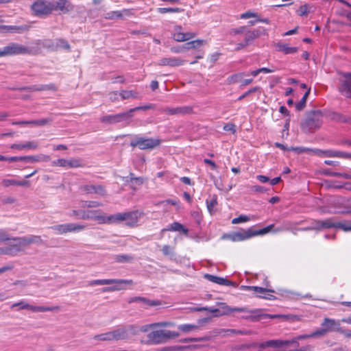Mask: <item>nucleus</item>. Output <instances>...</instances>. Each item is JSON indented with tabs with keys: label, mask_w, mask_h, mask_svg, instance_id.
<instances>
[{
	"label": "nucleus",
	"mask_w": 351,
	"mask_h": 351,
	"mask_svg": "<svg viewBox=\"0 0 351 351\" xmlns=\"http://www.w3.org/2000/svg\"><path fill=\"white\" fill-rule=\"evenodd\" d=\"M322 113L319 110L306 112L300 122V128L305 134L313 133L322 125Z\"/></svg>",
	"instance_id": "f257e3e1"
},
{
	"label": "nucleus",
	"mask_w": 351,
	"mask_h": 351,
	"mask_svg": "<svg viewBox=\"0 0 351 351\" xmlns=\"http://www.w3.org/2000/svg\"><path fill=\"white\" fill-rule=\"evenodd\" d=\"M114 285L102 289L103 292H112L123 290L127 285H133L132 280L128 279H99L88 282L89 286Z\"/></svg>",
	"instance_id": "f03ea898"
},
{
	"label": "nucleus",
	"mask_w": 351,
	"mask_h": 351,
	"mask_svg": "<svg viewBox=\"0 0 351 351\" xmlns=\"http://www.w3.org/2000/svg\"><path fill=\"white\" fill-rule=\"evenodd\" d=\"M138 333V326L134 324L119 325L112 330L114 341L129 340Z\"/></svg>",
	"instance_id": "7ed1b4c3"
},
{
	"label": "nucleus",
	"mask_w": 351,
	"mask_h": 351,
	"mask_svg": "<svg viewBox=\"0 0 351 351\" xmlns=\"http://www.w3.org/2000/svg\"><path fill=\"white\" fill-rule=\"evenodd\" d=\"M141 213L138 210H133L126 213H117L109 215V224L116 223L123 221H128L126 225L133 226L137 223Z\"/></svg>",
	"instance_id": "20e7f679"
},
{
	"label": "nucleus",
	"mask_w": 351,
	"mask_h": 351,
	"mask_svg": "<svg viewBox=\"0 0 351 351\" xmlns=\"http://www.w3.org/2000/svg\"><path fill=\"white\" fill-rule=\"evenodd\" d=\"M180 336L177 332L167 330H158L149 332L147 335L149 343L160 344L167 342L170 339H174Z\"/></svg>",
	"instance_id": "39448f33"
},
{
	"label": "nucleus",
	"mask_w": 351,
	"mask_h": 351,
	"mask_svg": "<svg viewBox=\"0 0 351 351\" xmlns=\"http://www.w3.org/2000/svg\"><path fill=\"white\" fill-rule=\"evenodd\" d=\"M160 144V140L158 138H144L137 136L130 142V146L132 147H138L140 149H152L158 147Z\"/></svg>",
	"instance_id": "423d86ee"
},
{
	"label": "nucleus",
	"mask_w": 351,
	"mask_h": 351,
	"mask_svg": "<svg viewBox=\"0 0 351 351\" xmlns=\"http://www.w3.org/2000/svg\"><path fill=\"white\" fill-rule=\"evenodd\" d=\"M12 241H15V247L17 252L23 250V247L31 244H43L44 242L40 236L29 235L28 237H13Z\"/></svg>",
	"instance_id": "0eeeda50"
},
{
	"label": "nucleus",
	"mask_w": 351,
	"mask_h": 351,
	"mask_svg": "<svg viewBox=\"0 0 351 351\" xmlns=\"http://www.w3.org/2000/svg\"><path fill=\"white\" fill-rule=\"evenodd\" d=\"M80 219L95 220L99 224H109V216L105 215L100 210H83Z\"/></svg>",
	"instance_id": "6e6552de"
},
{
	"label": "nucleus",
	"mask_w": 351,
	"mask_h": 351,
	"mask_svg": "<svg viewBox=\"0 0 351 351\" xmlns=\"http://www.w3.org/2000/svg\"><path fill=\"white\" fill-rule=\"evenodd\" d=\"M31 50L21 45L18 43H11L3 49H0V57L29 53Z\"/></svg>",
	"instance_id": "1a4fd4ad"
},
{
	"label": "nucleus",
	"mask_w": 351,
	"mask_h": 351,
	"mask_svg": "<svg viewBox=\"0 0 351 351\" xmlns=\"http://www.w3.org/2000/svg\"><path fill=\"white\" fill-rule=\"evenodd\" d=\"M51 1L38 0L32 5V10L34 15L41 16H47L52 12Z\"/></svg>",
	"instance_id": "9d476101"
},
{
	"label": "nucleus",
	"mask_w": 351,
	"mask_h": 351,
	"mask_svg": "<svg viewBox=\"0 0 351 351\" xmlns=\"http://www.w3.org/2000/svg\"><path fill=\"white\" fill-rule=\"evenodd\" d=\"M86 225L77 224L74 223H64L55 225L51 228L57 234H62L68 232H75L84 230L86 228Z\"/></svg>",
	"instance_id": "9b49d317"
},
{
	"label": "nucleus",
	"mask_w": 351,
	"mask_h": 351,
	"mask_svg": "<svg viewBox=\"0 0 351 351\" xmlns=\"http://www.w3.org/2000/svg\"><path fill=\"white\" fill-rule=\"evenodd\" d=\"M245 313H247V315H243L241 317L242 319L251 320L252 322H257L261 319H266V318H276L279 317L278 315H269L262 313L261 310L259 308L255 309H249L248 311H245Z\"/></svg>",
	"instance_id": "f8f14e48"
},
{
	"label": "nucleus",
	"mask_w": 351,
	"mask_h": 351,
	"mask_svg": "<svg viewBox=\"0 0 351 351\" xmlns=\"http://www.w3.org/2000/svg\"><path fill=\"white\" fill-rule=\"evenodd\" d=\"M293 343H295L296 346L299 345L298 342L295 340L272 339L260 343L258 348L265 349L267 348H281Z\"/></svg>",
	"instance_id": "ddd939ff"
},
{
	"label": "nucleus",
	"mask_w": 351,
	"mask_h": 351,
	"mask_svg": "<svg viewBox=\"0 0 351 351\" xmlns=\"http://www.w3.org/2000/svg\"><path fill=\"white\" fill-rule=\"evenodd\" d=\"M130 119V114L128 111L116 114H110L100 118V121L108 124H114L123 122Z\"/></svg>",
	"instance_id": "4468645a"
},
{
	"label": "nucleus",
	"mask_w": 351,
	"mask_h": 351,
	"mask_svg": "<svg viewBox=\"0 0 351 351\" xmlns=\"http://www.w3.org/2000/svg\"><path fill=\"white\" fill-rule=\"evenodd\" d=\"M53 165L69 168H77L84 167V164L81 158H74L69 160L63 158L56 160L53 161Z\"/></svg>",
	"instance_id": "2eb2a0df"
},
{
	"label": "nucleus",
	"mask_w": 351,
	"mask_h": 351,
	"mask_svg": "<svg viewBox=\"0 0 351 351\" xmlns=\"http://www.w3.org/2000/svg\"><path fill=\"white\" fill-rule=\"evenodd\" d=\"M52 5V12L53 10H60L63 13H67L73 9L71 3L68 0H57L56 1H51Z\"/></svg>",
	"instance_id": "dca6fc26"
},
{
	"label": "nucleus",
	"mask_w": 351,
	"mask_h": 351,
	"mask_svg": "<svg viewBox=\"0 0 351 351\" xmlns=\"http://www.w3.org/2000/svg\"><path fill=\"white\" fill-rule=\"evenodd\" d=\"M161 112H165L169 115L186 114L192 111L189 106H182L178 108H165L160 110Z\"/></svg>",
	"instance_id": "f3484780"
},
{
	"label": "nucleus",
	"mask_w": 351,
	"mask_h": 351,
	"mask_svg": "<svg viewBox=\"0 0 351 351\" xmlns=\"http://www.w3.org/2000/svg\"><path fill=\"white\" fill-rule=\"evenodd\" d=\"M185 60L176 57L163 58L158 62L160 66H169L171 67L180 66L183 65Z\"/></svg>",
	"instance_id": "a211bd4d"
},
{
	"label": "nucleus",
	"mask_w": 351,
	"mask_h": 351,
	"mask_svg": "<svg viewBox=\"0 0 351 351\" xmlns=\"http://www.w3.org/2000/svg\"><path fill=\"white\" fill-rule=\"evenodd\" d=\"M20 90H27L29 92L43 91V90H56V87L53 84L32 85L29 86H23L19 88Z\"/></svg>",
	"instance_id": "6ab92c4d"
},
{
	"label": "nucleus",
	"mask_w": 351,
	"mask_h": 351,
	"mask_svg": "<svg viewBox=\"0 0 351 351\" xmlns=\"http://www.w3.org/2000/svg\"><path fill=\"white\" fill-rule=\"evenodd\" d=\"M81 189L82 191L87 194L95 193L101 196H104L106 194V191L104 187L101 185L86 184L82 186Z\"/></svg>",
	"instance_id": "aec40b11"
},
{
	"label": "nucleus",
	"mask_w": 351,
	"mask_h": 351,
	"mask_svg": "<svg viewBox=\"0 0 351 351\" xmlns=\"http://www.w3.org/2000/svg\"><path fill=\"white\" fill-rule=\"evenodd\" d=\"M321 325L326 330V332L333 331L339 332L341 327L339 322L330 318H325Z\"/></svg>",
	"instance_id": "412c9836"
},
{
	"label": "nucleus",
	"mask_w": 351,
	"mask_h": 351,
	"mask_svg": "<svg viewBox=\"0 0 351 351\" xmlns=\"http://www.w3.org/2000/svg\"><path fill=\"white\" fill-rule=\"evenodd\" d=\"M182 27L176 26L175 27V33L173 34V39L178 42H182L189 40L194 38L196 34L192 32L182 33L181 32Z\"/></svg>",
	"instance_id": "4be33fe9"
},
{
	"label": "nucleus",
	"mask_w": 351,
	"mask_h": 351,
	"mask_svg": "<svg viewBox=\"0 0 351 351\" xmlns=\"http://www.w3.org/2000/svg\"><path fill=\"white\" fill-rule=\"evenodd\" d=\"M314 223V228H315V230H322L324 229L335 228V221H333L332 219H327L326 220H317L313 222Z\"/></svg>",
	"instance_id": "5701e85b"
},
{
	"label": "nucleus",
	"mask_w": 351,
	"mask_h": 351,
	"mask_svg": "<svg viewBox=\"0 0 351 351\" xmlns=\"http://www.w3.org/2000/svg\"><path fill=\"white\" fill-rule=\"evenodd\" d=\"M204 278L208 280L215 282L216 284L220 285H226V286H235L236 283L232 281H230L226 278L218 277L216 276H213L211 274H206L204 275Z\"/></svg>",
	"instance_id": "b1692460"
},
{
	"label": "nucleus",
	"mask_w": 351,
	"mask_h": 351,
	"mask_svg": "<svg viewBox=\"0 0 351 351\" xmlns=\"http://www.w3.org/2000/svg\"><path fill=\"white\" fill-rule=\"evenodd\" d=\"M51 121V119H42L39 120L13 121V125H45L49 124Z\"/></svg>",
	"instance_id": "393cba45"
},
{
	"label": "nucleus",
	"mask_w": 351,
	"mask_h": 351,
	"mask_svg": "<svg viewBox=\"0 0 351 351\" xmlns=\"http://www.w3.org/2000/svg\"><path fill=\"white\" fill-rule=\"evenodd\" d=\"M237 241H241L248 239L252 237H255L254 231L252 228L247 230H241L240 231L235 232Z\"/></svg>",
	"instance_id": "a878e982"
},
{
	"label": "nucleus",
	"mask_w": 351,
	"mask_h": 351,
	"mask_svg": "<svg viewBox=\"0 0 351 351\" xmlns=\"http://www.w3.org/2000/svg\"><path fill=\"white\" fill-rule=\"evenodd\" d=\"M22 159L23 161L26 162H48L50 160V156L44 154H39L36 156H22Z\"/></svg>",
	"instance_id": "bb28decb"
},
{
	"label": "nucleus",
	"mask_w": 351,
	"mask_h": 351,
	"mask_svg": "<svg viewBox=\"0 0 351 351\" xmlns=\"http://www.w3.org/2000/svg\"><path fill=\"white\" fill-rule=\"evenodd\" d=\"M132 302H141L144 305L149 306H157L160 304L159 301L150 300L143 297H133L128 300V303Z\"/></svg>",
	"instance_id": "cd10ccee"
},
{
	"label": "nucleus",
	"mask_w": 351,
	"mask_h": 351,
	"mask_svg": "<svg viewBox=\"0 0 351 351\" xmlns=\"http://www.w3.org/2000/svg\"><path fill=\"white\" fill-rule=\"evenodd\" d=\"M330 118L336 122L351 124V117L343 114L334 112L330 114Z\"/></svg>",
	"instance_id": "c85d7f7f"
},
{
	"label": "nucleus",
	"mask_w": 351,
	"mask_h": 351,
	"mask_svg": "<svg viewBox=\"0 0 351 351\" xmlns=\"http://www.w3.org/2000/svg\"><path fill=\"white\" fill-rule=\"evenodd\" d=\"M60 309V306H33L31 304L27 305V309L32 312H47V311H58Z\"/></svg>",
	"instance_id": "c756f323"
},
{
	"label": "nucleus",
	"mask_w": 351,
	"mask_h": 351,
	"mask_svg": "<svg viewBox=\"0 0 351 351\" xmlns=\"http://www.w3.org/2000/svg\"><path fill=\"white\" fill-rule=\"evenodd\" d=\"M18 254L15 244L12 243L8 246L0 247V256L3 254L14 256Z\"/></svg>",
	"instance_id": "7c9ffc66"
},
{
	"label": "nucleus",
	"mask_w": 351,
	"mask_h": 351,
	"mask_svg": "<svg viewBox=\"0 0 351 351\" xmlns=\"http://www.w3.org/2000/svg\"><path fill=\"white\" fill-rule=\"evenodd\" d=\"M265 30L263 29V32ZM262 34V31L260 29H255L253 31H247L245 33V45H249L254 39L258 37Z\"/></svg>",
	"instance_id": "2f4dec72"
},
{
	"label": "nucleus",
	"mask_w": 351,
	"mask_h": 351,
	"mask_svg": "<svg viewBox=\"0 0 351 351\" xmlns=\"http://www.w3.org/2000/svg\"><path fill=\"white\" fill-rule=\"evenodd\" d=\"M277 47L278 51L283 52L285 54L295 53L298 51L297 47H289L287 44L278 43Z\"/></svg>",
	"instance_id": "473e14b6"
},
{
	"label": "nucleus",
	"mask_w": 351,
	"mask_h": 351,
	"mask_svg": "<svg viewBox=\"0 0 351 351\" xmlns=\"http://www.w3.org/2000/svg\"><path fill=\"white\" fill-rule=\"evenodd\" d=\"M2 182L5 187L9 186L10 185L21 186H28L29 185V182L27 180L16 181L15 180L5 179Z\"/></svg>",
	"instance_id": "72a5a7b5"
},
{
	"label": "nucleus",
	"mask_w": 351,
	"mask_h": 351,
	"mask_svg": "<svg viewBox=\"0 0 351 351\" xmlns=\"http://www.w3.org/2000/svg\"><path fill=\"white\" fill-rule=\"evenodd\" d=\"M310 92H311V88H308V90H306V92L303 95L302 98L300 99V101L296 104L295 108L298 111H301L305 108L306 104V100L310 94Z\"/></svg>",
	"instance_id": "f704fd0d"
},
{
	"label": "nucleus",
	"mask_w": 351,
	"mask_h": 351,
	"mask_svg": "<svg viewBox=\"0 0 351 351\" xmlns=\"http://www.w3.org/2000/svg\"><path fill=\"white\" fill-rule=\"evenodd\" d=\"M339 90L347 97H351V82L345 81L339 88Z\"/></svg>",
	"instance_id": "c9c22d12"
},
{
	"label": "nucleus",
	"mask_w": 351,
	"mask_h": 351,
	"mask_svg": "<svg viewBox=\"0 0 351 351\" xmlns=\"http://www.w3.org/2000/svg\"><path fill=\"white\" fill-rule=\"evenodd\" d=\"M95 340L103 341H112L113 340L112 331H109L105 333L96 335L93 337Z\"/></svg>",
	"instance_id": "e433bc0d"
},
{
	"label": "nucleus",
	"mask_w": 351,
	"mask_h": 351,
	"mask_svg": "<svg viewBox=\"0 0 351 351\" xmlns=\"http://www.w3.org/2000/svg\"><path fill=\"white\" fill-rule=\"evenodd\" d=\"M170 230V231H182L184 233L186 234L188 232V230L185 228L181 223L178 222H173L171 224L170 228L167 229H163L162 231Z\"/></svg>",
	"instance_id": "4c0bfd02"
},
{
	"label": "nucleus",
	"mask_w": 351,
	"mask_h": 351,
	"mask_svg": "<svg viewBox=\"0 0 351 351\" xmlns=\"http://www.w3.org/2000/svg\"><path fill=\"white\" fill-rule=\"evenodd\" d=\"M243 75L244 74L243 73L232 75L227 78V83L228 84H232L242 82Z\"/></svg>",
	"instance_id": "58836bf2"
},
{
	"label": "nucleus",
	"mask_w": 351,
	"mask_h": 351,
	"mask_svg": "<svg viewBox=\"0 0 351 351\" xmlns=\"http://www.w3.org/2000/svg\"><path fill=\"white\" fill-rule=\"evenodd\" d=\"M115 261L117 263H129L133 261L134 257L128 254L117 255L114 258Z\"/></svg>",
	"instance_id": "ea45409f"
},
{
	"label": "nucleus",
	"mask_w": 351,
	"mask_h": 351,
	"mask_svg": "<svg viewBox=\"0 0 351 351\" xmlns=\"http://www.w3.org/2000/svg\"><path fill=\"white\" fill-rule=\"evenodd\" d=\"M56 48H62L64 49L67 51H69L71 49L70 45L69 44L68 41L63 38L57 39L56 44Z\"/></svg>",
	"instance_id": "a19ab883"
},
{
	"label": "nucleus",
	"mask_w": 351,
	"mask_h": 351,
	"mask_svg": "<svg viewBox=\"0 0 351 351\" xmlns=\"http://www.w3.org/2000/svg\"><path fill=\"white\" fill-rule=\"evenodd\" d=\"M205 43H206L205 40H199V39L190 41V42H188L187 43H186L185 48L187 49H195V48H197V47L201 46L202 45H203Z\"/></svg>",
	"instance_id": "79ce46f5"
},
{
	"label": "nucleus",
	"mask_w": 351,
	"mask_h": 351,
	"mask_svg": "<svg viewBox=\"0 0 351 351\" xmlns=\"http://www.w3.org/2000/svg\"><path fill=\"white\" fill-rule=\"evenodd\" d=\"M101 206V204L97 201H85L82 202L80 207L82 208H97Z\"/></svg>",
	"instance_id": "37998d69"
},
{
	"label": "nucleus",
	"mask_w": 351,
	"mask_h": 351,
	"mask_svg": "<svg viewBox=\"0 0 351 351\" xmlns=\"http://www.w3.org/2000/svg\"><path fill=\"white\" fill-rule=\"evenodd\" d=\"M198 328V326L190 324H182L178 326V329H180L184 332H189L193 330H196Z\"/></svg>",
	"instance_id": "c03bdc74"
},
{
	"label": "nucleus",
	"mask_w": 351,
	"mask_h": 351,
	"mask_svg": "<svg viewBox=\"0 0 351 351\" xmlns=\"http://www.w3.org/2000/svg\"><path fill=\"white\" fill-rule=\"evenodd\" d=\"M119 95L121 97L122 99L136 98L137 97L136 94L132 90H122Z\"/></svg>",
	"instance_id": "a18cd8bd"
},
{
	"label": "nucleus",
	"mask_w": 351,
	"mask_h": 351,
	"mask_svg": "<svg viewBox=\"0 0 351 351\" xmlns=\"http://www.w3.org/2000/svg\"><path fill=\"white\" fill-rule=\"evenodd\" d=\"M274 226V224H271L263 229L254 230L255 236L263 235V234H265L269 232L270 231H271Z\"/></svg>",
	"instance_id": "49530a36"
},
{
	"label": "nucleus",
	"mask_w": 351,
	"mask_h": 351,
	"mask_svg": "<svg viewBox=\"0 0 351 351\" xmlns=\"http://www.w3.org/2000/svg\"><path fill=\"white\" fill-rule=\"evenodd\" d=\"M182 11V9L179 8H158V12L160 14H165L167 12H180Z\"/></svg>",
	"instance_id": "de8ad7c7"
},
{
	"label": "nucleus",
	"mask_w": 351,
	"mask_h": 351,
	"mask_svg": "<svg viewBox=\"0 0 351 351\" xmlns=\"http://www.w3.org/2000/svg\"><path fill=\"white\" fill-rule=\"evenodd\" d=\"M183 348L184 347L180 346H166L158 348L156 351H181Z\"/></svg>",
	"instance_id": "09e8293b"
},
{
	"label": "nucleus",
	"mask_w": 351,
	"mask_h": 351,
	"mask_svg": "<svg viewBox=\"0 0 351 351\" xmlns=\"http://www.w3.org/2000/svg\"><path fill=\"white\" fill-rule=\"evenodd\" d=\"M217 204V200L216 196H214L210 200H208V199L206 200L207 208L210 214H212L213 207L215 206Z\"/></svg>",
	"instance_id": "8fccbe9b"
},
{
	"label": "nucleus",
	"mask_w": 351,
	"mask_h": 351,
	"mask_svg": "<svg viewBox=\"0 0 351 351\" xmlns=\"http://www.w3.org/2000/svg\"><path fill=\"white\" fill-rule=\"evenodd\" d=\"M162 252L165 256H174V248L170 245H165L162 247Z\"/></svg>",
	"instance_id": "3c124183"
},
{
	"label": "nucleus",
	"mask_w": 351,
	"mask_h": 351,
	"mask_svg": "<svg viewBox=\"0 0 351 351\" xmlns=\"http://www.w3.org/2000/svg\"><path fill=\"white\" fill-rule=\"evenodd\" d=\"M153 106H154L152 104H149V105L138 106V107H136L134 108H131L130 110H128L129 114H130V118H132L133 117L132 113L134 112L139 110H149V109L153 108Z\"/></svg>",
	"instance_id": "603ef678"
},
{
	"label": "nucleus",
	"mask_w": 351,
	"mask_h": 351,
	"mask_svg": "<svg viewBox=\"0 0 351 351\" xmlns=\"http://www.w3.org/2000/svg\"><path fill=\"white\" fill-rule=\"evenodd\" d=\"M335 228H340L343 231L348 232L351 231V225L346 223L336 222L335 221Z\"/></svg>",
	"instance_id": "864d4df0"
},
{
	"label": "nucleus",
	"mask_w": 351,
	"mask_h": 351,
	"mask_svg": "<svg viewBox=\"0 0 351 351\" xmlns=\"http://www.w3.org/2000/svg\"><path fill=\"white\" fill-rule=\"evenodd\" d=\"M250 220V217L245 215H240L238 217L234 218L232 220V224H238L243 222H246Z\"/></svg>",
	"instance_id": "5fc2aeb1"
},
{
	"label": "nucleus",
	"mask_w": 351,
	"mask_h": 351,
	"mask_svg": "<svg viewBox=\"0 0 351 351\" xmlns=\"http://www.w3.org/2000/svg\"><path fill=\"white\" fill-rule=\"evenodd\" d=\"M12 241V238H10L8 233L3 229H0V243Z\"/></svg>",
	"instance_id": "6e6d98bb"
},
{
	"label": "nucleus",
	"mask_w": 351,
	"mask_h": 351,
	"mask_svg": "<svg viewBox=\"0 0 351 351\" xmlns=\"http://www.w3.org/2000/svg\"><path fill=\"white\" fill-rule=\"evenodd\" d=\"M260 90V88L258 87V86H255V87H253L252 88H250V90H248L247 92H245V93H243V95H241L239 98H238V101H241L242 99H243L244 98H245L246 97H247L248 95H250V94L253 93H255L256 91H258Z\"/></svg>",
	"instance_id": "4d7b16f0"
},
{
	"label": "nucleus",
	"mask_w": 351,
	"mask_h": 351,
	"mask_svg": "<svg viewBox=\"0 0 351 351\" xmlns=\"http://www.w3.org/2000/svg\"><path fill=\"white\" fill-rule=\"evenodd\" d=\"M309 12V8L308 5H301L297 10V13L300 16H306Z\"/></svg>",
	"instance_id": "13d9d810"
},
{
	"label": "nucleus",
	"mask_w": 351,
	"mask_h": 351,
	"mask_svg": "<svg viewBox=\"0 0 351 351\" xmlns=\"http://www.w3.org/2000/svg\"><path fill=\"white\" fill-rule=\"evenodd\" d=\"M208 339V338L206 337H199V338H186V339L180 340V341L183 342V343L199 342V341H206Z\"/></svg>",
	"instance_id": "bf43d9fd"
},
{
	"label": "nucleus",
	"mask_w": 351,
	"mask_h": 351,
	"mask_svg": "<svg viewBox=\"0 0 351 351\" xmlns=\"http://www.w3.org/2000/svg\"><path fill=\"white\" fill-rule=\"evenodd\" d=\"M327 332H326V330L323 328L318 329L315 330V332H313L312 333L309 334V336H311V338L313 337H322L324 336Z\"/></svg>",
	"instance_id": "052dcab7"
},
{
	"label": "nucleus",
	"mask_w": 351,
	"mask_h": 351,
	"mask_svg": "<svg viewBox=\"0 0 351 351\" xmlns=\"http://www.w3.org/2000/svg\"><path fill=\"white\" fill-rule=\"evenodd\" d=\"M226 336H232L234 335H243L245 334V332L242 330H237L234 329H226Z\"/></svg>",
	"instance_id": "680f3d73"
},
{
	"label": "nucleus",
	"mask_w": 351,
	"mask_h": 351,
	"mask_svg": "<svg viewBox=\"0 0 351 351\" xmlns=\"http://www.w3.org/2000/svg\"><path fill=\"white\" fill-rule=\"evenodd\" d=\"M38 147V144L35 141H29L24 143V149H36Z\"/></svg>",
	"instance_id": "e2e57ef3"
},
{
	"label": "nucleus",
	"mask_w": 351,
	"mask_h": 351,
	"mask_svg": "<svg viewBox=\"0 0 351 351\" xmlns=\"http://www.w3.org/2000/svg\"><path fill=\"white\" fill-rule=\"evenodd\" d=\"M335 157H339V158H351V154H349V153H347V152L335 151Z\"/></svg>",
	"instance_id": "0e129e2a"
},
{
	"label": "nucleus",
	"mask_w": 351,
	"mask_h": 351,
	"mask_svg": "<svg viewBox=\"0 0 351 351\" xmlns=\"http://www.w3.org/2000/svg\"><path fill=\"white\" fill-rule=\"evenodd\" d=\"M27 305L28 304L26 303L24 301H20L17 303H14L12 305V308H14L16 306H19V310L21 309H27Z\"/></svg>",
	"instance_id": "69168bd1"
},
{
	"label": "nucleus",
	"mask_w": 351,
	"mask_h": 351,
	"mask_svg": "<svg viewBox=\"0 0 351 351\" xmlns=\"http://www.w3.org/2000/svg\"><path fill=\"white\" fill-rule=\"evenodd\" d=\"M251 17L257 18L258 15L256 13L252 12H246L241 15V18L243 19H250Z\"/></svg>",
	"instance_id": "338daca9"
},
{
	"label": "nucleus",
	"mask_w": 351,
	"mask_h": 351,
	"mask_svg": "<svg viewBox=\"0 0 351 351\" xmlns=\"http://www.w3.org/2000/svg\"><path fill=\"white\" fill-rule=\"evenodd\" d=\"M288 351H314V346L312 345H306L299 349L290 350Z\"/></svg>",
	"instance_id": "774afa93"
}]
</instances>
